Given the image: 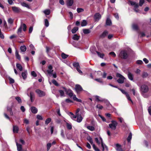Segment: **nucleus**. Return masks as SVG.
Returning a JSON list of instances; mask_svg holds the SVG:
<instances>
[{
	"instance_id": "nucleus-1",
	"label": "nucleus",
	"mask_w": 151,
	"mask_h": 151,
	"mask_svg": "<svg viewBox=\"0 0 151 151\" xmlns=\"http://www.w3.org/2000/svg\"><path fill=\"white\" fill-rule=\"evenodd\" d=\"M62 88L64 89V91L66 92L67 94L70 98L73 97V98L74 101H76L77 102L81 103L82 101L81 99H78L76 97V95L74 94L72 90L70 89H67L65 87H62Z\"/></svg>"
},
{
	"instance_id": "nucleus-2",
	"label": "nucleus",
	"mask_w": 151,
	"mask_h": 151,
	"mask_svg": "<svg viewBox=\"0 0 151 151\" xmlns=\"http://www.w3.org/2000/svg\"><path fill=\"white\" fill-rule=\"evenodd\" d=\"M26 28L27 26L25 24L22 23L21 24L17 32V33L19 37H23V35L22 34V29L25 32L26 30Z\"/></svg>"
},
{
	"instance_id": "nucleus-3",
	"label": "nucleus",
	"mask_w": 151,
	"mask_h": 151,
	"mask_svg": "<svg viewBox=\"0 0 151 151\" xmlns=\"http://www.w3.org/2000/svg\"><path fill=\"white\" fill-rule=\"evenodd\" d=\"M140 90L141 93L143 95L148 91L149 88L148 86L146 84H143L141 86Z\"/></svg>"
},
{
	"instance_id": "nucleus-4",
	"label": "nucleus",
	"mask_w": 151,
	"mask_h": 151,
	"mask_svg": "<svg viewBox=\"0 0 151 151\" xmlns=\"http://www.w3.org/2000/svg\"><path fill=\"white\" fill-rule=\"evenodd\" d=\"M116 76L119 78L117 80L118 83H119L122 84L124 82V80L125 78L122 75L119 73H117L116 74Z\"/></svg>"
},
{
	"instance_id": "nucleus-5",
	"label": "nucleus",
	"mask_w": 151,
	"mask_h": 151,
	"mask_svg": "<svg viewBox=\"0 0 151 151\" xmlns=\"http://www.w3.org/2000/svg\"><path fill=\"white\" fill-rule=\"evenodd\" d=\"M75 89L77 94H79L83 91H86L83 89L82 88L80 85L78 84L76 85Z\"/></svg>"
},
{
	"instance_id": "nucleus-6",
	"label": "nucleus",
	"mask_w": 151,
	"mask_h": 151,
	"mask_svg": "<svg viewBox=\"0 0 151 151\" xmlns=\"http://www.w3.org/2000/svg\"><path fill=\"white\" fill-rule=\"evenodd\" d=\"M117 124L118 123L116 121L112 120L111 121V123L109 124V126L111 129L115 130L116 128Z\"/></svg>"
},
{
	"instance_id": "nucleus-7",
	"label": "nucleus",
	"mask_w": 151,
	"mask_h": 151,
	"mask_svg": "<svg viewBox=\"0 0 151 151\" xmlns=\"http://www.w3.org/2000/svg\"><path fill=\"white\" fill-rule=\"evenodd\" d=\"M120 57L122 58L126 59L127 58V52L124 51H122L119 54Z\"/></svg>"
},
{
	"instance_id": "nucleus-8",
	"label": "nucleus",
	"mask_w": 151,
	"mask_h": 151,
	"mask_svg": "<svg viewBox=\"0 0 151 151\" xmlns=\"http://www.w3.org/2000/svg\"><path fill=\"white\" fill-rule=\"evenodd\" d=\"M35 92L40 97H42L44 96L45 95V93L44 92L39 89H37L35 91Z\"/></svg>"
},
{
	"instance_id": "nucleus-9",
	"label": "nucleus",
	"mask_w": 151,
	"mask_h": 151,
	"mask_svg": "<svg viewBox=\"0 0 151 151\" xmlns=\"http://www.w3.org/2000/svg\"><path fill=\"white\" fill-rule=\"evenodd\" d=\"M94 17L96 21H98L101 19V16L99 13H96L95 14Z\"/></svg>"
},
{
	"instance_id": "nucleus-10",
	"label": "nucleus",
	"mask_w": 151,
	"mask_h": 151,
	"mask_svg": "<svg viewBox=\"0 0 151 151\" xmlns=\"http://www.w3.org/2000/svg\"><path fill=\"white\" fill-rule=\"evenodd\" d=\"M12 9L13 11L15 13H19L20 12L21 9L19 8L16 6H12Z\"/></svg>"
},
{
	"instance_id": "nucleus-11",
	"label": "nucleus",
	"mask_w": 151,
	"mask_h": 151,
	"mask_svg": "<svg viewBox=\"0 0 151 151\" xmlns=\"http://www.w3.org/2000/svg\"><path fill=\"white\" fill-rule=\"evenodd\" d=\"M52 66L51 65H50L48 66V70L47 72L49 74H52L53 73V70H52Z\"/></svg>"
},
{
	"instance_id": "nucleus-12",
	"label": "nucleus",
	"mask_w": 151,
	"mask_h": 151,
	"mask_svg": "<svg viewBox=\"0 0 151 151\" xmlns=\"http://www.w3.org/2000/svg\"><path fill=\"white\" fill-rule=\"evenodd\" d=\"M30 110L34 114L37 113L38 111L37 109L34 106H32L30 108Z\"/></svg>"
},
{
	"instance_id": "nucleus-13",
	"label": "nucleus",
	"mask_w": 151,
	"mask_h": 151,
	"mask_svg": "<svg viewBox=\"0 0 151 151\" xmlns=\"http://www.w3.org/2000/svg\"><path fill=\"white\" fill-rule=\"evenodd\" d=\"M116 150L117 151H124L121 148V145L118 144H117L116 145Z\"/></svg>"
},
{
	"instance_id": "nucleus-14",
	"label": "nucleus",
	"mask_w": 151,
	"mask_h": 151,
	"mask_svg": "<svg viewBox=\"0 0 151 151\" xmlns=\"http://www.w3.org/2000/svg\"><path fill=\"white\" fill-rule=\"evenodd\" d=\"M77 122L79 123L81 122L82 121L83 119V117L81 116V114H77Z\"/></svg>"
},
{
	"instance_id": "nucleus-15",
	"label": "nucleus",
	"mask_w": 151,
	"mask_h": 151,
	"mask_svg": "<svg viewBox=\"0 0 151 151\" xmlns=\"http://www.w3.org/2000/svg\"><path fill=\"white\" fill-rule=\"evenodd\" d=\"M99 138H100L101 140V146L103 148V150L104 151V150L105 149H107V147L106 146V145L105 144H104L103 143V140H102V138L101 137H100Z\"/></svg>"
},
{
	"instance_id": "nucleus-16",
	"label": "nucleus",
	"mask_w": 151,
	"mask_h": 151,
	"mask_svg": "<svg viewBox=\"0 0 151 151\" xmlns=\"http://www.w3.org/2000/svg\"><path fill=\"white\" fill-rule=\"evenodd\" d=\"M129 79L132 81H133V75L130 72H129L127 74Z\"/></svg>"
},
{
	"instance_id": "nucleus-17",
	"label": "nucleus",
	"mask_w": 151,
	"mask_h": 151,
	"mask_svg": "<svg viewBox=\"0 0 151 151\" xmlns=\"http://www.w3.org/2000/svg\"><path fill=\"white\" fill-rule=\"evenodd\" d=\"M73 3V0H68L67 1V6H72Z\"/></svg>"
},
{
	"instance_id": "nucleus-18",
	"label": "nucleus",
	"mask_w": 151,
	"mask_h": 151,
	"mask_svg": "<svg viewBox=\"0 0 151 151\" xmlns=\"http://www.w3.org/2000/svg\"><path fill=\"white\" fill-rule=\"evenodd\" d=\"M19 131L18 127L17 126H13V132L14 133H17Z\"/></svg>"
},
{
	"instance_id": "nucleus-19",
	"label": "nucleus",
	"mask_w": 151,
	"mask_h": 151,
	"mask_svg": "<svg viewBox=\"0 0 151 151\" xmlns=\"http://www.w3.org/2000/svg\"><path fill=\"white\" fill-rule=\"evenodd\" d=\"M16 145L17 147V150L18 151H22V146L20 144H18L17 142H16Z\"/></svg>"
},
{
	"instance_id": "nucleus-20",
	"label": "nucleus",
	"mask_w": 151,
	"mask_h": 151,
	"mask_svg": "<svg viewBox=\"0 0 151 151\" xmlns=\"http://www.w3.org/2000/svg\"><path fill=\"white\" fill-rule=\"evenodd\" d=\"M85 127L89 130L90 131H93L95 130V128L94 127L91 126H86V125H85Z\"/></svg>"
},
{
	"instance_id": "nucleus-21",
	"label": "nucleus",
	"mask_w": 151,
	"mask_h": 151,
	"mask_svg": "<svg viewBox=\"0 0 151 151\" xmlns=\"http://www.w3.org/2000/svg\"><path fill=\"white\" fill-rule=\"evenodd\" d=\"M94 97L96 99V100L97 101L102 102L104 101L103 99L101 98V97L99 96H96Z\"/></svg>"
},
{
	"instance_id": "nucleus-22",
	"label": "nucleus",
	"mask_w": 151,
	"mask_h": 151,
	"mask_svg": "<svg viewBox=\"0 0 151 151\" xmlns=\"http://www.w3.org/2000/svg\"><path fill=\"white\" fill-rule=\"evenodd\" d=\"M80 36L78 35L77 34H75L73 35L72 39L75 40H78L79 39Z\"/></svg>"
},
{
	"instance_id": "nucleus-23",
	"label": "nucleus",
	"mask_w": 151,
	"mask_h": 151,
	"mask_svg": "<svg viewBox=\"0 0 151 151\" xmlns=\"http://www.w3.org/2000/svg\"><path fill=\"white\" fill-rule=\"evenodd\" d=\"M30 97L31 102H33L34 101V99L35 98V95L33 92H31L30 93Z\"/></svg>"
},
{
	"instance_id": "nucleus-24",
	"label": "nucleus",
	"mask_w": 151,
	"mask_h": 151,
	"mask_svg": "<svg viewBox=\"0 0 151 151\" xmlns=\"http://www.w3.org/2000/svg\"><path fill=\"white\" fill-rule=\"evenodd\" d=\"M20 50L22 52H25L27 50V47L25 45L21 46L20 47Z\"/></svg>"
},
{
	"instance_id": "nucleus-25",
	"label": "nucleus",
	"mask_w": 151,
	"mask_h": 151,
	"mask_svg": "<svg viewBox=\"0 0 151 151\" xmlns=\"http://www.w3.org/2000/svg\"><path fill=\"white\" fill-rule=\"evenodd\" d=\"M16 67L17 69H18L20 71L22 70L23 68L22 65L19 63H17L16 64Z\"/></svg>"
},
{
	"instance_id": "nucleus-26",
	"label": "nucleus",
	"mask_w": 151,
	"mask_h": 151,
	"mask_svg": "<svg viewBox=\"0 0 151 151\" xmlns=\"http://www.w3.org/2000/svg\"><path fill=\"white\" fill-rule=\"evenodd\" d=\"M15 54L16 58L19 60H20L21 59V57L19 54L18 51L17 50H16Z\"/></svg>"
},
{
	"instance_id": "nucleus-27",
	"label": "nucleus",
	"mask_w": 151,
	"mask_h": 151,
	"mask_svg": "<svg viewBox=\"0 0 151 151\" xmlns=\"http://www.w3.org/2000/svg\"><path fill=\"white\" fill-rule=\"evenodd\" d=\"M108 33L107 31H105L101 35L100 37L102 38L104 37L107 35Z\"/></svg>"
},
{
	"instance_id": "nucleus-28",
	"label": "nucleus",
	"mask_w": 151,
	"mask_h": 151,
	"mask_svg": "<svg viewBox=\"0 0 151 151\" xmlns=\"http://www.w3.org/2000/svg\"><path fill=\"white\" fill-rule=\"evenodd\" d=\"M134 10L136 12H138L139 10L137 9L139 7V5L138 3H136L134 6Z\"/></svg>"
},
{
	"instance_id": "nucleus-29",
	"label": "nucleus",
	"mask_w": 151,
	"mask_h": 151,
	"mask_svg": "<svg viewBox=\"0 0 151 151\" xmlns=\"http://www.w3.org/2000/svg\"><path fill=\"white\" fill-rule=\"evenodd\" d=\"M7 110L9 112L11 116H13V113L12 111V109L11 108L7 107Z\"/></svg>"
},
{
	"instance_id": "nucleus-30",
	"label": "nucleus",
	"mask_w": 151,
	"mask_h": 151,
	"mask_svg": "<svg viewBox=\"0 0 151 151\" xmlns=\"http://www.w3.org/2000/svg\"><path fill=\"white\" fill-rule=\"evenodd\" d=\"M22 6L23 7H25L27 8L28 9L30 8L29 5L28 4L24 2H22L21 3Z\"/></svg>"
},
{
	"instance_id": "nucleus-31",
	"label": "nucleus",
	"mask_w": 151,
	"mask_h": 151,
	"mask_svg": "<svg viewBox=\"0 0 151 151\" xmlns=\"http://www.w3.org/2000/svg\"><path fill=\"white\" fill-rule=\"evenodd\" d=\"M98 74L100 73L101 75H102L103 78H105L106 77L107 73L105 72H104L102 74L101 71H98Z\"/></svg>"
},
{
	"instance_id": "nucleus-32",
	"label": "nucleus",
	"mask_w": 151,
	"mask_h": 151,
	"mask_svg": "<svg viewBox=\"0 0 151 151\" xmlns=\"http://www.w3.org/2000/svg\"><path fill=\"white\" fill-rule=\"evenodd\" d=\"M73 66L76 68V69L80 68V66L78 63H74L73 64Z\"/></svg>"
},
{
	"instance_id": "nucleus-33",
	"label": "nucleus",
	"mask_w": 151,
	"mask_h": 151,
	"mask_svg": "<svg viewBox=\"0 0 151 151\" xmlns=\"http://www.w3.org/2000/svg\"><path fill=\"white\" fill-rule=\"evenodd\" d=\"M27 72H23L22 73V76L24 79H25L27 78Z\"/></svg>"
},
{
	"instance_id": "nucleus-34",
	"label": "nucleus",
	"mask_w": 151,
	"mask_h": 151,
	"mask_svg": "<svg viewBox=\"0 0 151 151\" xmlns=\"http://www.w3.org/2000/svg\"><path fill=\"white\" fill-rule=\"evenodd\" d=\"M83 32L84 33V34H88L91 31L88 29H83Z\"/></svg>"
},
{
	"instance_id": "nucleus-35",
	"label": "nucleus",
	"mask_w": 151,
	"mask_h": 151,
	"mask_svg": "<svg viewBox=\"0 0 151 151\" xmlns=\"http://www.w3.org/2000/svg\"><path fill=\"white\" fill-rule=\"evenodd\" d=\"M106 24L107 25H110L111 24V22L110 19L107 18L106 20Z\"/></svg>"
},
{
	"instance_id": "nucleus-36",
	"label": "nucleus",
	"mask_w": 151,
	"mask_h": 151,
	"mask_svg": "<svg viewBox=\"0 0 151 151\" xmlns=\"http://www.w3.org/2000/svg\"><path fill=\"white\" fill-rule=\"evenodd\" d=\"M87 24V22L85 20H83L81 23V26L82 27L86 26Z\"/></svg>"
},
{
	"instance_id": "nucleus-37",
	"label": "nucleus",
	"mask_w": 151,
	"mask_h": 151,
	"mask_svg": "<svg viewBox=\"0 0 151 151\" xmlns=\"http://www.w3.org/2000/svg\"><path fill=\"white\" fill-rule=\"evenodd\" d=\"M132 138V134L131 133H130L127 138V141L128 142L130 141L131 140Z\"/></svg>"
},
{
	"instance_id": "nucleus-38",
	"label": "nucleus",
	"mask_w": 151,
	"mask_h": 151,
	"mask_svg": "<svg viewBox=\"0 0 151 151\" xmlns=\"http://www.w3.org/2000/svg\"><path fill=\"white\" fill-rule=\"evenodd\" d=\"M51 121V119L50 118H47L45 121V124L47 125Z\"/></svg>"
},
{
	"instance_id": "nucleus-39",
	"label": "nucleus",
	"mask_w": 151,
	"mask_h": 151,
	"mask_svg": "<svg viewBox=\"0 0 151 151\" xmlns=\"http://www.w3.org/2000/svg\"><path fill=\"white\" fill-rule=\"evenodd\" d=\"M59 92L60 94V96L61 97L65 96V95L64 91L62 90H59Z\"/></svg>"
},
{
	"instance_id": "nucleus-40",
	"label": "nucleus",
	"mask_w": 151,
	"mask_h": 151,
	"mask_svg": "<svg viewBox=\"0 0 151 151\" xmlns=\"http://www.w3.org/2000/svg\"><path fill=\"white\" fill-rule=\"evenodd\" d=\"M78 30V28L77 27H75L72 30V33L74 34Z\"/></svg>"
},
{
	"instance_id": "nucleus-41",
	"label": "nucleus",
	"mask_w": 151,
	"mask_h": 151,
	"mask_svg": "<svg viewBox=\"0 0 151 151\" xmlns=\"http://www.w3.org/2000/svg\"><path fill=\"white\" fill-rule=\"evenodd\" d=\"M43 12L45 15H49L50 13V11L49 9H46L43 11Z\"/></svg>"
},
{
	"instance_id": "nucleus-42",
	"label": "nucleus",
	"mask_w": 151,
	"mask_h": 151,
	"mask_svg": "<svg viewBox=\"0 0 151 151\" xmlns=\"http://www.w3.org/2000/svg\"><path fill=\"white\" fill-rule=\"evenodd\" d=\"M87 139L92 145L93 144H93L92 139L89 136L88 137Z\"/></svg>"
},
{
	"instance_id": "nucleus-43",
	"label": "nucleus",
	"mask_w": 151,
	"mask_h": 151,
	"mask_svg": "<svg viewBox=\"0 0 151 151\" xmlns=\"http://www.w3.org/2000/svg\"><path fill=\"white\" fill-rule=\"evenodd\" d=\"M61 56L63 59H65L68 56V55H67L64 53H63L61 54Z\"/></svg>"
},
{
	"instance_id": "nucleus-44",
	"label": "nucleus",
	"mask_w": 151,
	"mask_h": 151,
	"mask_svg": "<svg viewBox=\"0 0 151 151\" xmlns=\"http://www.w3.org/2000/svg\"><path fill=\"white\" fill-rule=\"evenodd\" d=\"M132 27L133 29L135 30H137L138 29V27L137 24H133L132 25Z\"/></svg>"
},
{
	"instance_id": "nucleus-45",
	"label": "nucleus",
	"mask_w": 151,
	"mask_h": 151,
	"mask_svg": "<svg viewBox=\"0 0 151 151\" xmlns=\"http://www.w3.org/2000/svg\"><path fill=\"white\" fill-rule=\"evenodd\" d=\"M148 76V73H147L145 72L143 73L142 75V77L143 78H147Z\"/></svg>"
},
{
	"instance_id": "nucleus-46",
	"label": "nucleus",
	"mask_w": 151,
	"mask_h": 151,
	"mask_svg": "<svg viewBox=\"0 0 151 151\" xmlns=\"http://www.w3.org/2000/svg\"><path fill=\"white\" fill-rule=\"evenodd\" d=\"M45 26L47 27H48L49 26V23L47 19H45Z\"/></svg>"
},
{
	"instance_id": "nucleus-47",
	"label": "nucleus",
	"mask_w": 151,
	"mask_h": 151,
	"mask_svg": "<svg viewBox=\"0 0 151 151\" xmlns=\"http://www.w3.org/2000/svg\"><path fill=\"white\" fill-rule=\"evenodd\" d=\"M98 56L101 58H103L104 56V54L103 53H101L99 52H96Z\"/></svg>"
},
{
	"instance_id": "nucleus-48",
	"label": "nucleus",
	"mask_w": 151,
	"mask_h": 151,
	"mask_svg": "<svg viewBox=\"0 0 151 151\" xmlns=\"http://www.w3.org/2000/svg\"><path fill=\"white\" fill-rule=\"evenodd\" d=\"M15 98L19 103H22V100L19 97H16Z\"/></svg>"
},
{
	"instance_id": "nucleus-49",
	"label": "nucleus",
	"mask_w": 151,
	"mask_h": 151,
	"mask_svg": "<svg viewBox=\"0 0 151 151\" xmlns=\"http://www.w3.org/2000/svg\"><path fill=\"white\" fill-rule=\"evenodd\" d=\"M66 126L68 129H72V126L71 124L68 123H67Z\"/></svg>"
},
{
	"instance_id": "nucleus-50",
	"label": "nucleus",
	"mask_w": 151,
	"mask_h": 151,
	"mask_svg": "<svg viewBox=\"0 0 151 151\" xmlns=\"http://www.w3.org/2000/svg\"><path fill=\"white\" fill-rule=\"evenodd\" d=\"M52 82L56 86H59V84H58V83H57V82L55 80H53L52 81Z\"/></svg>"
},
{
	"instance_id": "nucleus-51",
	"label": "nucleus",
	"mask_w": 151,
	"mask_h": 151,
	"mask_svg": "<svg viewBox=\"0 0 151 151\" xmlns=\"http://www.w3.org/2000/svg\"><path fill=\"white\" fill-rule=\"evenodd\" d=\"M52 144L50 143H48L47 145V150L48 151L49 150L50 147L51 146Z\"/></svg>"
},
{
	"instance_id": "nucleus-52",
	"label": "nucleus",
	"mask_w": 151,
	"mask_h": 151,
	"mask_svg": "<svg viewBox=\"0 0 151 151\" xmlns=\"http://www.w3.org/2000/svg\"><path fill=\"white\" fill-rule=\"evenodd\" d=\"M95 140L96 142L97 143L98 145H100L101 144V140L100 139V140L99 141L98 138L97 137H96L95 138Z\"/></svg>"
},
{
	"instance_id": "nucleus-53",
	"label": "nucleus",
	"mask_w": 151,
	"mask_h": 151,
	"mask_svg": "<svg viewBox=\"0 0 151 151\" xmlns=\"http://www.w3.org/2000/svg\"><path fill=\"white\" fill-rule=\"evenodd\" d=\"M118 89L123 94H125L126 96L127 95V94H128L127 92H126L124 90H123L121 88H118Z\"/></svg>"
},
{
	"instance_id": "nucleus-54",
	"label": "nucleus",
	"mask_w": 151,
	"mask_h": 151,
	"mask_svg": "<svg viewBox=\"0 0 151 151\" xmlns=\"http://www.w3.org/2000/svg\"><path fill=\"white\" fill-rule=\"evenodd\" d=\"M93 147L95 151H100V150L97 147L95 144L93 145Z\"/></svg>"
},
{
	"instance_id": "nucleus-55",
	"label": "nucleus",
	"mask_w": 151,
	"mask_h": 151,
	"mask_svg": "<svg viewBox=\"0 0 151 151\" xmlns=\"http://www.w3.org/2000/svg\"><path fill=\"white\" fill-rule=\"evenodd\" d=\"M9 82L10 83H13L14 82V80L12 78L9 77Z\"/></svg>"
},
{
	"instance_id": "nucleus-56",
	"label": "nucleus",
	"mask_w": 151,
	"mask_h": 151,
	"mask_svg": "<svg viewBox=\"0 0 151 151\" xmlns=\"http://www.w3.org/2000/svg\"><path fill=\"white\" fill-rule=\"evenodd\" d=\"M77 11L78 13H80L83 11L84 10L82 8H78L77 9Z\"/></svg>"
},
{
	"instance_id": "nucleus-57",
	"label": "nucleus",
	"mask_w": 151,
	"mask_h": 151,
	"mask_svg": "<svg viewBox=\"0 0 151 151\" xmlns=\"http://www.w3.org/2000/svg\"><path fill=\"white\" fill-rule=\"evenodd\" d=\"M8 22L10 24H12L13 22V20L11 18H9L8 19Z\"/></svg>"
},
{
	"instance_id": "nucleus-58",
	"label": "nucleus",
	"mask_w": 151,
	"mask_h": 151,
	"mask_svg": "<svg viewBox=\"0 0 151 151\" xmlns=\"http://www.w3.org/2000/svg\"><path fill=\"white\" fill-rule=\"evenodd\" d=\"M37 119L40 120H42L43 119V118L42 116L39 115H37Z\"/></svg>"
},
{
	"instance_id": "nucleus-59",
	"label": "nucleus",
	"mask_w": 151,
	"mask_h": 151,
	"mask_svg": "<svg viewBox=\"0 0 151 151\" xmlns=\"http://www.w3.org/2000/svg\"><path fill=\"white\" fill-rule=\"evenodd\" d=\"M126 96L127 99L129 101H130L132 103H133V102L132 101V100L130 97L129 96V95L128 94H127V95Z\"/></svg>"
},
{
	"instance_id": "nucleus-60",
	"label": "nucleus",
	"mask_w": 151,
	"mask_h": 151,
	"mask_svg": "<svg viewBox=\"0 0 151 151\" xmlns=\"http://www.w3.org/2000/svg\"><path fill=\"white\" fill-rule=\"evenodd\" d=\"M144 0H140L139 2V6H142V4L144 3Z\"/></svg>"
},
{
	"instance_id": "nucleus-61",
	"label": "nucleus",
	"mask_w": 151,
	"mask_h": 151,
	"mask_svg": "<svg viewBox=\"0 0 151 151\" xmlns=\"http://www.w3.org/2000/svg\"><path fill=\"white\" fill-rule=\"evenodd\" d=\"M136 63L137 64L141 65L143 63V62L142 60H139L136 61Z\"/></svg>"
},
{
	"instance_id": "nucleus-62",
	"label": "nucleus",
	"mask_w": 151,
	"mask_h": 151,
	"mask_svg": "<svg viewBox=\"0 0 151 151\" xmlns=\"http://www.w3.org/2000/svg\"><path fill=\"white\" fill-rule=\"evenodd\" d=\"M31 75L32 76L35 77H37V76L36 73L34 71H32L31 72Z\"/></svg>"
},
{
	"instance_id": "nucleus-63",
	"label": "nucleus",
	"mask_w": 151,
	"mask_h": 151,
	"mask_svg": "<svg viewBox=\"0 0 151 151\" xmlns=\"http://www.w3.org/2000/svg\"><path fill=\"white\" fill-rule=\"evenodd\" d=\"M96 107L99 109H102L103 108V106L100 104H98L96 106Z\"/></svg>"
},
{
	"instance_id": "nucleus-64",
	"label": "nucleus",
	"mask_w": 151,
	"mask_h": 151,
	"mask_svg": "<svg viewBox=\"0 0 151 151\" xmlns=\"http://www.w3.org/2000/svg\"><path fill=\"white\" fill-rule=\"evenodd\" d=\"M26 130L29 134L31 132L30 128L29 127H27L26 128Z\"/></svg>"
}]
</instances>
